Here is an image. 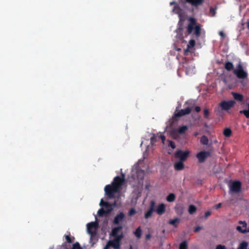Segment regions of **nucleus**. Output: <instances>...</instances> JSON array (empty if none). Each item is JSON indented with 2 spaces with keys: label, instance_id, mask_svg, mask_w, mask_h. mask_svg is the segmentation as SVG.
<instances>
[{
  "label": "nucleus",
  "instance_id": "1",
  "mask_svg": "<svg viewBox=\"0 0 249 249\" xmlns=\"http://www.w3.org/2000/svg\"><path fill=\"white\" fill-rule=\"evenodd\" d=\"M217 141L209 140L208 138L203 135V162L209 158L211 164H214L215 162L216 155L214 153V149L213 146V143H216Z\"/></svg>",
  "mask_w": 249,
  "mask_h": 249
},
{
  "label": "nucleus",
  "instance_id": "2",
  "mask_svg": "<svg viewBox=\"0 0 249 249\" xmlns=\"http://www.w3.org/2000/svg\"><path fill=\"white\" fill-rule=\"evenodd\" d=\"M189 24L186 27V36L191 35L196 37H198L200 35L201 27L199 24H197L196 19L193 17H190L188 19Z\"/></svg>",
  "mask_w": 249,
  "mask_h": 249
},
{
  "label": "nucleus",
  "instance_id": "3",
  "mask_svg": "<svg viewBox=\"0 0 249 249\" xmlns=\"http://www.w3.org/2000/svg\"><path fill=\"white\" fill-rule=\"evenodd\" d=\"M118 189L115 186L111 184H108L105 186V192L106 195L109 198H113L115 197V193L119 191Z\"/></svg>",
  "mask_w": 249,
  "mask_h": 249
},
{
  "label": "nucleus",
  "instance_id": "4",
  "mask_svg": "<svg viewBox=\"0 0 249 249\" xmlns=\"http://www.w3.org/2000/svg\"><path fill=\"white\" fill-rule=\"evenodd\" d=\"M235 104L234 100H231L229 101H222L219 104V107L222 110L229 111V110L233 107Z\"/></svg>",
  "mask_w": 249,
  "mask_h": 249
},
{
  "label": "nucleus",
  "instance_id": "5",
  "mask_svg": "<svg viewBox=\"0 0 249 249\" xmlns=\"http://www.w3.org/2000/svg\"><path fill=\"white\" fill-rule=\"evenodd\" d=\"M190 154V152L189 150H178L175 153V157L179 160L184 162L189 156Z\"/></svg>",
  "mask_w": 249,
  "mask_h": 249
},
{
  "label": "nucleus",
  "instance_id": "6",
  "mask_svg": "<svg viewBox=\"0 0 249 249\" xmlns=\"http://www.w3.org/2000/svg\"><path fill=\"white\" fill-rule=\"evenodd\" d=\"M233 73L239 79H244L247 77L248 73L243 70L241 64H238L236 69L233 70Z\"/></svg>",
  "mask_w": 249,
  "mask_h": 249
},
{
  "label": "nucleus",
  "instance_id": "7",
  "mask_svg": "<svg viewBox=\"0 0 249 249\" xmlns=\"http://www.w3.org/2000/svg\"><path fill=\"white\" fill-rule=\"evenodd\" d=\"M87 231L90 235L91 237L95 236L96 234V231L98 227L97 221L89 223L87 225Z\"/></svg>",
  "mask_w": 249,
  "mask_h": 249
},
{
  "label": "nucleus",
  "instance_id": "8",
  "mask_svg": "<svg viewBox=\"0 0 249 249\" xmlns=\"http://www.w3.org/2000/svg\"><path fill=\"white\" fill-rule=\"evenodd\" d=\"M194 107V105L189 104V106L186 107L184 109H181L178 111L175 112L174 114V116L176 117H180L185 115L189 114L193 110Z\"/></svg>",
  "mask_w": 249,
  "mask_h": 249
},
{
  "label": "nucleus",
  "instance_id": "9",
  "mask_svg": "<svg viewBox=\"0 0 249 249\" xmlns=\"http://www.w3.org/2000/svg\"><path fill=\"white\" fill-rule=\"evenodd\" d=\"M155 202L153 200L151 201L150 206L146 212L144 213V217L145 219H148L152 216L153 212H155Z\"/></svg>",
  "mask_w": 249,
  "mask_h": 249
},
{
  "label": "nucleus",
  "instance_id": "10",
  "mask_svg": "<svg viewBox=\"0 0 249 249\" xmlns=\"http://www.w3.org/2000/svg\"><path fill=\"white\" fill-rule=\"evenodd\" d=\"M123 229L122 226H119L118 227H115L112 229L110 235L114 237V238H117L118 237L120 236H122V238H123V234L122 232V230Z\"/></svg>",
  "mask_w": 249,
  "mask_h": 249
},
{
  "label": "nucleus",
  "instance_id": "11",
  "mask_svg": "<svg viewBox=\"0 0 249 249\" xmlns=\"http://www.w3.org/2000/svg\"><path fill=\"white\" fill-rule=\"evenodd\" d=\"M239 224L241 225L237 226L236 228L238 231L242 233L249 232L248 228H247V224L246 221H240Z\"/></svg>",
  "mask_w": 249,
  "mask_h": 249
},
{
  "label": "nucleus",
  "instance_id": "12",
  "mask_svg": "<svg viewBox=\"0 0 249 249\" xmlns=\"http://www.w3.org/2000/svg\"><path fill=\"white\" fill-rule=\"evenodd\" d=\"M241 188V183L239 181H234L230 186V191L234 193H238Z\"/></svg>",
  "mask_w": 249,
  "mask_h": 249
},
{
  "label": "nucleus",
  "instance_id": "13",
  "mask_svg": "<svg viewBox=\"0 0 249 249\" xmlns=\"http://www.w3.org/2000/svg\"><path fill=\"white\" fill-rule=\"evenodd\" d=\"M122 239V236H120L117 238H114L113 240L108 242L110 246L112 247L115 249H118L120 246V242Z\"/></svg>",
  "mask_w": 249,
  "mask_h": 249
},
{
  "label": "nucleus",
  "instance_id": "14",
  "mask_svg": "<svg viewBox=\"0 0 249 249\" xmlns=\"http://www.w3.org/2000/svg\"><path fill=\"white\" fill-rule=\"evenodd\" d=\"M124 179L119 176H116L114 178L112 185L115 186L118 189H120L124 183Z\"/></svg>",
  "mask_w": 249,
  "mask_h": 249
},
{
  "label": "nucleus",
  "instance_id": "15",
  "mask_svg": "<svg viewBox=\"0 0 249 249\" xmlns=\"http://www.w3.org/2000/svg\"><path fill=\"white\" fill-rule=\"evenodd\" d=\"M124 218V214L123 212H120L114 217L113 223L114 225H118Z\"/></svg>",
  "mask_w": 249,
  "mask_h": 249
},
{
  "label": "nucleus",
  "instance_id": "16",
  "mask_svg": "<svg viewBox=\"0 0 249 249\" xmlns=\"http://www.w3.org/2000/svg\"><path fill=\"white\" fill-rule=\"evenodd\" d=\"M195 41L194 39H191L188 44L187 45V47L186 49L184 50V54L185 55H188L189 53L190 52V49H192L195 45Z\"/></svg>",
  "mask_w": 249,
  "mask_h": 249
},
{
  "label": "nucleus",
  "instance_id": "17",
  "mask_svg": "<svg viewBox=\"0 0 249 249\" xmlns=\"http://www.w3.org/2000/svg\"><path fill=\"white\" fill-rule=\"evenodd\" d=\"M174 166L175 170L180 171L184 168L185 166L183 161L179 160L174 163Z\"/></svg>",
  "mask_w": 249,
  "mask_h": 249
},
{
  "label": "nucleus",
  "instance_id": "18",
  "mask_svg": "<svg viewBox=\"0 0 249 249\" xmlns=\"http://www.w3.org/2000/svg\"><path fill=\"white\" fill-rule=\"evenodd\" d=\"M165 211V205L163 203L160 204L156 209H155V212L159 215H162L164 213Z\"/></svg>",
  "mask_w": 249,
  "mask_h": 249
},
{
  "label": "nucleus",
  "instance_id": "19",
  "mask_svg": "<svg viewBox=\"0 0 249 249\" xmlns=\"http://www.w3.org/2000/svg\"><path fill=\"white\" fill-rule=\"evenodd\" d=\"M111 212V209L108 210H104L103 208H100L98 211L99 216H103L104 214H107Z\"/></svg>",
  "mask_w": 249,
  "mask_h": 249
},
{
  "label": "nucleus",
  "instance_id": "20",
  "mask_svg": "<svg viewBox=\"0 0 249 249\" xmlns=\"http://www.w3.org/2000/svg\"><path fill=\"white\" fill-rule=\"evenodd\" d=\"M185 1L194 6H197L202 3V0H185Z\"/></svg>",
  "mask_w": 249,
  "mask_h": 249
},
{
  "label": "nucleus",
  "instance_id": "21",
  "mask_svg": "<svg viewBox=\"0 0 249 249\" xmlns=\"http://www.w3.org/2000/svg\"><path fill=\"white\" fill-rule=\"evenodd\" d=\"M232 95L234 99L237 101L242 102L243 100L244 97L241 94L236 92H232Z\"/></svg>",
  "mask_w": 249,
  "mask_h": 249
},
{
  "label": "nucleus",
  "instance_id": "22",
  "mask_svg": "<svg viewBox=\"0 0 249 249\" xmlns=\"http://www.w3.org/2000/svg\"><path fill=\"white\" fill-rule=\"evenodd\" d=\"M188 129V127L187 125H182L178 128L177 132L179 134H184Z\"/></svg>",
  "mask_w": 249,
  "mask_h": 249
},
{
  "label": "nucleus",
  "instance_id": "23",
  "mask_svg": "<svg viewBox=\"0 0 249 249\" xmlns=\"http://www.w3.org/2000/svg\"><path fill=\"white\" fill-rule=\"evenodd\" d=\"M225 69L228 71H231L233 69V64L229 61L226 62L225 64Z\"/></svg>",
  "mask_w": 249,
  "mask_h": 249
},
{
  "label": "nucleus",
  "instance_id": "24",
  "mask_svg": "<svg viewBox=\"0 0 249 249\" xmlns=\"http://www.w3.org/2000/svg\"><path fill=\"white\" fill-rule=\"evenodd\" d=\"M179 222V219L178 218H176L174 219L170 220L168 222V223L170 225H173L174 227L177 228L178 227V224Z\"/></svg>",
  "mask_w": 249,
  "mask_h": 249
},
{
  "label": "nucleus",
  "instance_id": "25",
  "mask_svg": "<svg viewBox=\"0 0 249 249\" xmlns=\"http://www.w3.org/2000/svg\"><path fill=\"white\" fill-rule=\"evenodd\" d=\"M176 195L173 193L169 194L166 197V200L169 202H174L176 199Z\"/></svg>",
  "mask_w": 249,
  "mask_h": 249
},
{
  "label": "nucleus",
  "instance_id": "26",
  "mask_svg": "<svg viewBox=\"0 0 249 249\" xmlns=\"http://www.w3.org/2000/svg\"><path fill=\"white\" fill-rule=\"evenodd\" d=\"M116 202H114L113 204H110L108 202H106L104 204V207L106 208V210H108L111 209V211L113 209V207L115 206Z\"/></svg>",
  "mask_w": 249,
  "mask_h": 249
},
{
  "label": "nucleus",
  "instance_id": "27",
  "mask_svg": "<svg viewBox=\"0 0 249 249\" xmlns=\"http://www.w3.org/2000/svg\"><path fill=\"white\" fill-rule=\"evenodd\" d=\"M224 135L226 137H229L231 135V130L229 128H225L223 131Z\"/></svg>",
  "mask_w": 249,
  "mask_h": 249
},
{
  "label": "nucleus",
  "instance_id": "28",
  "mask_svg": "<svg viewBox=\"0 0 249 249\" xmlns=\"http://www.w3.org/2000/svg\"><path fill=\"white\" fill-rule=\"evenodd\" d=\"M179 249H188V244L186 240L180 244Z\"/></svg>",
  "mask_w": 249,
  "mask_h": 249
},
{
  "label": "nucleus",
  "instance_id": "29",
  "mask_svg": "<svg viewBox=\"0 0 249 249\" xmlns=\"http://www.w3.org/2000/svg\"><path fill=\"white\" fill-rule=\"evenodd\" d=\"M239 112L241 114H243L247 118H249V104H248V109L247 110H240Z\"/></svg>",
  "mask_w": 249,
  "mask_h": 249
},
{
  "label": "nucleus",
  "instance_id": "30",
  "mask_svg": "<svg viewBox=\"0 0 249 249\" xmlns=\"http://www.w3.org/2000/svg\"><path fill=\"white\" fill-rule=\"evenodd\" d=\"M203 118L209 119L210 118V112L209 109L205 108L203 109Z\"/></svg>",
  "mask_w": 249,
  "mask_h": 249
},
{
  "label": "nucleus",
  "instance_id": "31",
  "mask_svg": "<svg viewBox=\"0 0 249 249\" xmlns=\"http://www.w3.org/2000/svg\"><path fill=\"white\" fill-rule=\"evenodd\" d=\"M196 207L193 205H191L189 207L188 212L190 214H193L196 211Z\"/></svg>",
  "mask_w": 249,
  "mask_h": 249
},
{
  "label": "nucleus",
  "instance_id": "32",
  "mask_svg": "<svg viewBox=\"0 0 249 249\" xmlns=\"http://www.w3.org/2000/svg\"><path fill=\"white\" fill-rule=\"evenodd\" d=\"M137 176L141 180H142L144 177V172L142 170L137 171Z\"/></svg>",
  "mask_w": 249,
  "mask_h": 249
},
{
  "label": "nucleus",
  "instance_id": "33",
  "mask_svg": "<svg viewBox=\"0 0 249 249\" xmlns=\"http://www.w3.org/2000/svg\"><path fill=\"white\" fill-rule=\"evenodd\" d=\"M65 239L69 243H72L75 239L74 237H71L70 235H65Z\"/></svg>",
  "mask_w": 249,
  "mask_h": 249
},
{
  "label": "nucleus",
  "instance_id": "34",
  "mask_svg": "<svg viewBox=\"0 0 249 249\" xmlns=\"http://www.w3.org/2000/svg\"><path fill=\"white\" fill-rule=\"evenodd\" d=\"M135 235L138 238H140L142 235V230L140 227H138L135 231Z\"/></svg>",
  "mask_w": 249,
  "mask_h": 249
},
{
  "label": "nucleus",
  "instance_id": "35",
  "mask_svg": "<svg viewBox=\"0 0 249 249\" xmlns=\"http://www.w3.org/2000/svg\"><path fill=\"white\" fill-rule=\"evenodd\" d=\"M158 138H159V136L154 134L150 139L151 143L153 144L155 142H156Z\"/></svg>",
  "mask_w": 249,
  "mask_h": 249
},
{
  "label": "nucleus",
  "instance_id": "36",
  "mask_svg": "<svg viewBox=\"0 0 249 249\" xmlns=\"http://www.w3.org/2000/svg\"><path fill=\"white\" fill-rule=\"evenodd\" d=\"M196 157L198 159L199 162H202V151H200L197 154Z\"/></svg>",
  "mask_w": 249,
  "mask_h": 249
},
{
  "label": "nucleus",
  "instance_id": "37",
  "mask_svg": "<svg viewBox=\"0 0 249 249\" xmlns=\"http://www.w3.org/2000/svg\"><path fill=\"white\" fill-rule=\"evenodd\" d=\"M137 212L134 208H131L129 210L128 214L130 216H132L136 213Z\"/></svg>",
  "mask_w": 249,
  "mask_h": 249
},
{
  "label": "nucleus",
  "instance_id": "38",
  "mask_svg": "<svg viewBox=\"0 0 249 249\" xmlns=\"http://www.w3.org/2000/svg\"><path fill=\"white\" fill-rule=\"evenodd\" d=\"M216 7H214V8H213V7H211L210 9V13L211 15V16H214L215 15V13H216Z\"/></svg>",
  "mask_w": 249,
  "mask_h": 249
},
{
  "label": "nucleus",
  "instance_id": "39",
  "mask_svg": "<svg viewBox=\"0 0 249 249\" xmlns=\"http://www.w3.org/2000/svg\"><path fill=\"white\" fill-rule=\"evenodd\" d=\"M71 249H82L78 242H76L73 244Z\"/></svg>",
  "mask_w": 249,
  "mask_h": 249
},
{
  "label": "nucleus",
  "instance_id": "40",
  "mask_svg": "<svg viewBox=\"0 0 249 249\" xmlns=\"http://www.w3.org/2000/svg\"><path fill=\"white\" fill-rule=\"evenodd\" d=\"M169 142V146H170L172 149H175L176 148V144L175 142L172 141H168Z\"/></svg>",
  "mask_w": 249,
  "mask_h": 249
},
{
  "label": "nucleus",
  "instance_id": "41",
  "mask_svg": "<svg viewBox=\"0 0 249 249\" xmlns=\"http://www.w3.org/2000/svg\"><path fill=\"white\" fill-rule=\"evenodd\" d=\"M248 245V244L247 242H242L241 244H240V248L241 249H244L245 248H246L247 246Z\"/></svg>",
  "mask_w": 249,
  "mask_h": 249
},
{
  "label": "nucleus",
  "instance_id": "42",
  "mask_svg": "<svg viewBox=\"0 0 249 249\" xmlns=\"http://www.w3.org/2000/svg\"><path fill=\"white\" fill-rule=\"evenodd\" d=\"M219 35L221 37L222 39H223L226 37L225 34L222 31L219 32Z\"/></svg>",
  "mask_w": 249,
  "mask_h": 249
},
{
  "label": "nucleus",
  "instance_id": "43",
  "mask_svg": "<svg viewBox=\"0 0 249 249\" xmlns=\"http://www.w3.org/2000/svg\"><path fill=\"white\" fill-rule=\"evenodd\" d=\"M216 249H226V247L224 245H218L216 246Z\"/></svg>",
  "mask_w": 249,
  "mask_h": 249
},
{
  "label": "nucleus",
  "instance_id": "44",
  "mask_svg": "<svg viewBox=\"0 0 249 249\" xmlns=\"http://www.w3.org/2000/svg\"><path fill=\"white\" fill-rule=\"evenodd\" d=\"M211 214V212L209 211H207L205 213V215H204V217L205 218H207L208 217H209L210 215Z\"/></svg>",
  "mask_w": 249,
  "mask_h": 249
},
{
  "label": "nucleus",
  "instance_id": "45",
  "mask_svg": "<svg viewBox=\"0 0 249 249\" xmlns=\"http://www.w3.org/2000/svg\"><path fill=\"white\" fill-rule=\"evenodd\" d=\"M159 138H160L161 139L162 143H164V142L166 139L165 136L163 135H160V136H159Z\"/></svg>",
  "mask_w": 249,
  "mask_h": 249
},
{
  "label": "nucleus",
  "instance_id": "46",
  "mask_svg": "<svg viewBox=\"0 0 249 249\" xmlns=\"http://www.w3.org/2000/svg\"><path fill=\"white\" fill-rule=\"evenodd\" d=\"M106 202H105L103 200V199H101L100 202V205L102 207H104V204Z\"/></svg>",
  "mask_w": 249,
  "mask_h": 249
},
{
  "label": "nucleus",
  "instance_id": "47",
  "mask_svg": "<svg viewBox=\"0 0 249 249\" xmlns=\"http://www.w3.org/2000/svg\"><path fill=\"white\" fill-rule=\"evenodd\" d=\"M200 107H195V110L196 112H198L200 111Z\"/></svg>",
  "mask_w": 249,
  "mask_h": 249
},
{
  "label": "nucleus",
  "instance_id": "48",
  "mask_svg": "<svg viewBox=\"0 0 249 249\" xmlns=\"http://www.w3.org/2000/svg\"><path fill=\"white\" fill-rule=\"evenodd\" d=\"M201 227H196L194 231L195 232H198L201 229Z\"/></svg>",
  "mask_w": 249,
  "mask_h": 249
},
{
  "label": "nucleus",
  "instance_id": "49",
  "mask_svg": "<svg viewBox=\"0 0 249 249\" xmlns=\"http://www.w3.org/2000/svg\"><path fill=\"white\" fill-rule=\"evenodd\" d=\"M151 237V235L150 234H147L146 235V236H145V239L146 240H149Z\"/></svg>",
  "mask_w": 249,
  "mask_h": 249
},
{
  "label": "nucleus",
  "instance_id": "50",
  "mask_svg": "<svg viewBox=\"0 0 249 249\" xmlns=\"http://www.w3.org/2000/svg\"><path fill=\"white\" fill-rule=\"evenodd\" d=\"M221 205H222V204H221V203H218V204H217L216 205H215V208H216V209L220 208L221 207Z\"/></svg>",
  "mask_w": 249,
  "mask_h": 249
},
{
  "label": "nucleus",
  "instance_id": "51",
  "mask_svg": "<svg viewBox=\"0 0 249 249\" xmlns=\"http://www.w3.org/2000/svg\"><path fill=\"white\" fill-rule=\"evenodd\" d=\"M110 245L109 243L108 242L107 244L106 245V246L103 249H108L109 247H110Z\"/></svg>",
  "mask_w": 249,
  "mask_h": 249
},
{
  "label": "nucleus",
  "instance_id": "52",
  "mask_svg": "<svg viewBox=\"0 0 249 249\" xmlns=\"http://www.w3.org/2000/svg\"><path fill=\"white\" fill-rule=\"evenodd\" d=\"M121 176H122V178H123L124 180V178H125V175L123 173H122L121 174Z\"/></svg>",
  "mask_w": 249,
  "mask_h": 249
},
{
  "label": "nucleus",
  "instance_id": "53",
  "mask_svg": "<svg viewBox=\"0 0 249 249\" xmlns=\"http://www.w3.org/2000/svg\"><path fill=\"white\" fill-rule=\"evenodd\" d=\"M199 139H200V142L201 143H202V137H200Z\"/></svg>",
  "mask_w": 249,
  "mask_h": 249
},
{
  "label": "nucleus",
  "instance_id": "54",
  "mask_svg": "<svg viewBox=\"0 0 249 249\" xmlns=\"http://www.w3.org/2000/svg\"><path fill=\"white\" fill-rule=\"evenodd\" d=\"M247 27L249 29V21L247 23Z\"/></svg>",
  "mask_w": 249,
  "mask_h": 249
},
{
  "label": "nucleus",
  "instance_id": "55",
  "mask_svg": "<svg viewBox=\"0 0 249 249\" xmlns=\"http://www.w3.org/2000/svg\"><path fill=\"white\" fill-rule=\"evenodd\" d=\"M188 104H189V102H186L184 105H188Z\"/></svg>",
  "mask_w": 249,
  "mask_h": 249
},
{
  "label": "nucleus",
  "instance_id": "56",
  "mask_svg": "<svg viewBox=\"0 0 249 249\" xmlns=\"http://www.w3.org/2000/svg\"><path fill=\"white\" fill-rule=\"evenodd\" d=\"M129 249H132V247L131 246H130Z\"/></svg>",
  "mask_w": 249,
  "mask_h": 249
},
{
  "label": "nucleus",
  "instance_id": "57",
  "mask_svg": "<svg viewBox=\"0 0 249 249\" xmlns=\"http://www.w3.org/2000/svg\"><path fill=\"white\" fill-rule=\"evenodd\" d=\"M248 232H249V228H248Z\"/></svg>",
  "mask_w": 249,
  "mask_h": 249
}]
</instances>
